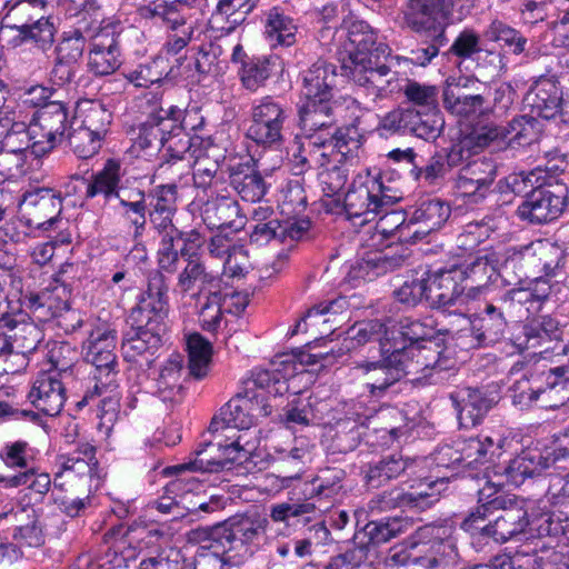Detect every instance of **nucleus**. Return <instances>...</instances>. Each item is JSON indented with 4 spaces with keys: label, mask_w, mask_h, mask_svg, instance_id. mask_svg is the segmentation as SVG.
<instances>
[{
    "label": "nucleus",
    "mask_w": 569,
    "mask_h": 569,
    "mask_svg": "<svg viewBox=\"0 0 569 569\" xmlns=\"http://www.w3.org/2000/svg\"><path fill=\"white\" fill-rule=\"evenodd\" d=\"M336 67L325 60L316 61L301 72V94L306 102L331 101L336 86Z\"/></svg>",
    "instance_id": "obj_30"
},
{
    "label": "nucleus",
    "mask_w": 569,
    "mask_h": 569,
    "mask_svg": "<svg viewBox=\"0 0 569 569\" xmlns=\"http://www.w3.org/2000/svg\"><path fill=\"white\" fill-rule=\"evenodd\" d=\"M68 382L53 373H40L28 393L30 402L42 413L54 417L60 413L66 401Z\"/></svg>",
    "instance_id": "obj_31"
},
{
    "label": "nucleus",
    "mask_w": 569,
    "mask_h": 569,
    "mask_svg": "<svg viewBox=\"0 0 569 569\" xmlns=\"http://www.w3.org/2000/svg\"><path fill=\"white\" fill-rule=\"evenodd\" d=\"M443 330L438 328L437 321L432 317H426L422 319L403 318L398 323H391V341L401 342L405 345L412 343H426L436 341L438 335Z\"/></svg>",
    "instance_id": "obj_40"
},
{
    "label": "nucleus",
    "mask_w": 569,
    "mask_h": 569,
    "mask_svg": "<svg viewBox=\"0 0 569 569\" xmlns=\"http://www.w3.org/2000/svg\"><path fill=\"white\" fill-rule=\"evenodd\" d=\"M550 463V457L542 456L538 450H526L509 461L505 476L511 485L520 486L527 478L540 475Z\"/></svg>",
    "instance_id": "obj_47"
},
{
    "label": "nucleus",
    "mask_w": 569,
    "mask_h": 569,
    "mask_svg": "<svg viewBox=\"0 0 569 569\" xmlns=\"http://www.w3.org/2000/svg\"><path fill=\"white\" fill-rule=\"evenodd\" d=\"M20 212L29 227L39 230H60L64 222L60 218L62 199L50 188H34L23 193Z\"/></svg>",
    "instance_id": "obj_15"
},
{
    "label": "nucleus",
    "mask_w": 569,
    "mask_h": 569,
    "mask_svg": "<svg viewBox=\"0 0 569 569\" xmlns=\"http://www.w3.org/2000/svg\"><path fill=\"white\" fill-rule=\"evenodd\" d=\"M122 217L134 228L133 237L139 238L146 228V197L141 189H133L118 194Z\"/></svg>",
    "instance_id": "obj_59"
},
{
    "label": "nucleus",
    "mask_w": 569,
    "mask_h": 569,
    "mask_svg": "<svg viewBox=\"0 0 569 569\" xmlns=\"http://www.w3.org/2000/svg\"><path fill=\"white\" fill-rule=\"evenodd\" d=\"M182 357L172 355L160 368L154 379L153 393L164 403L174 406L184 397L182 386Z\"/></svg>",
    "instance_id": "obj_38"
},
{
    "label": "nucleus",
    "mask_w": 569,
    "mask_h": 569,
    "mask_svg": "<svg viewBox=\"0 0 569 569\" xmlns=\"http://www.w3.org/2000/svg\"><path fill=\"white\" fill-rule=\"evenodd\" d=\"M230 182L243 201L259 202L267 192L263 178L250 167L233 171L230 176Z\"/></svg>",
    "instance_id": "obj_56"
},
{
    "label": "nucleus",
    "mask_w": 569,
    "mask_h": 569,
    "mask_svg": "<svg viewBox=\"0 0 569 569\" xmlns=\"http://www.w3.org/2000/svg\"><path fill=\"white\" fill-rule=\"evenodd\" d=\"M445 126V120L438 108L418 110L412 107L409 132L426 141L437 139Z\"/></svg>",
    "instance_id": "obj_62"
},
{
    "label": "nucleus",
    "mask_w": 569,
    "mask_h": 569,
    "mask_svg": "<svg viewBox=\"0 0 569 569\" xmlns=\"http://www.w3.org/2000/svg\"><path fill=\"white\" fill-rule=\"evenodd\" d=\"M408 468V462L400 455H390L379 461L371 462L365 470V482L368 487L379 488L398 478Z\"/></svg>",
    "instance_id": "obj_54"
},
{
    "label": "nucleus",
    "mask_w": 569,
    "mask_h": 569,
    "mask_svg": "<svg viewBox=\"0 0 569 569\" xmlns=\"http://www.w3.org/2000/svg\"><path fill=\"white\" fill-rule=\"evenodd\" d=\"M391 351L392 349L380 361H365L352 368L356 376L365 378V383L373 397H381L390 386L405 377L400 365L391 361Z\"/></svg>",
    "instance_id": "obj_32"
},
{
    "label": "nucleus",
    "mask_w": 569,
    "mask_h": 569,
    "mask_svg": "<svg viewBox=\"0 0 569 569\" xmlns=\"http://www.w3.org/2000/svg\"><path fill=\"white\" fill-rule=\"evenodd\" d=\"M98 28V19H88L84 14L79 18L72 30L64 31L56 46V58L60 61L77 64L81 59L86 42L89 41L91 30Z\"/></svg>",
    "instance_id": "obj_39"
},
{
    "label": "nucleus",
    "mask_w": 569,
    "mask_h": 569,
    "mask_svg": "<svg viewBox=\"0 0 569 569\" xmlns=\"http://www.w3.org/2000/svg\"><path fill=\"white\" fill-rule=\"evenodd\" d=\"M345 476V471L340 468H325L318 472L310 483H305L302 493L309 501L313 497H335L342 489Z\"/></svg>",
    "instance_id": "obj_58"
},
{
    "label": "nucleus",
    "mask_w": 569,
    "mask_h": 569,
    "mask_svg": "<svg viewBox=\"0 0 569 569\" xmlns=\"http://www.w3.org/2000/svg\"><path fill=\"white\" fill-rule=\"evenodd\" d=\"M140 14L160 21L167 28L168 39L161 53L177 54L193 38L199 23L200 6L204 0H146Z\"/></svg>",
    "instance_id": "obj_5"
},
{
    "label": "nucleus",
    "mask_w": 569,
    "mask_h": 569,
    "mask_svg": "<svg viewBox=\"0 0 569 569\" xmlns=\"http://www.w3.org/2000/svg\"><path fill=\"white\" fill-rule=\"evenodd\" d=\"M13 30L17 31V34L11 41L12 46L19 47L32 42L38 49L47 51L54 42L58 26L56 19L48 16L32 24L14 26Z\"/></svg>",
    "instance_id": "obj_51"
},
{
    "label": "nucleus",
    "mask_w": 569,
    "mask_h": 569,
    "mask_svg": "<svg viewBox=\"0 0 569 569\" xmlns=\"http://www.w3.org/2000/svg\"><path fill=\"white\" fill-rule=\"evenodd\" d=\"M97 466L96 447L87 442L80 443L72 453L63 458L61 463L62 472L57 473L54 488L63 487V483L59 482V478L64 473L88 477L89 479L84 480L88 482L89 487H91L92 482H96V486H98L100 479H93L97 476Z\"/></svg>",
    "instance_id": "obj_44"
},
{
    "label": "nucleus",
    "mask_w": 569,
    "mask_h": 569,
    "mask_svg": "<svg viewBox=\"0 0 569 569\" xmlns=\"http://www.w3.org/2000/svg\"><path fill=\"white\" fill-rule=\"evenodd\" d=\"M527 100L540 117L553 119L559 116L561 121L569 122V87L562 90L556 79H539Z\"/></svg>",
    "instance_id": "obj_22"
},
{
    "label": "nucleus",
    "mask_w": 569,
    "mask_h": 569,
    "mask_svg": "<svg viewBox=\"0 0 569 569\" xmlns=\"http://www.w3.org/2000/svg\"><path fill=\"white\" fill-rule=\"evenodd\" d=\"M569 371L565 367L550 368L542 371L540 380H536V392L539 409L556 410L569 402Z\"/></svg>",
    "instance_id": "obj_33"
},
{
    "label": "nucleus",
    "mask_w": 569,
    "mask_h": 569,
    "mask_svg": "<svg viewBox=\"0 0 569 569\" xmlns=\"http://www.w3.org/2000/svg\"><path fill=\"white\" fill-rule=\"evenodd\" d=\"M181 110L176 106L152 109L132 143L138 154L152 156L166 146L167 133L180 132Z\"/></svg>",
    "instance_id": "obj_17"
},
{
    "label": "nucleus",
    "mask_w": 569,
    "mask_h": 569,
    "mask_svg": "<svg viewBox=\"0 0 569 569\" xmlns=\"http://www.w3.org/2000/svg\"><path fill=\"white\" fill-rule=\"evenodd\" d=\"M559 555L553 553L552 560L546 562L536 548L521 546L513 555L497 558L499 569H546L549 565L558 563Z\"/></svg>",
    "instance_id": "obj_64"
},
{
    "label": "nucleus",
    "mask_w": 569,
    "mask_h": 569,
    "mask_svg": "<svg viewBox=\"0 0 569 569\" xmlns=\"http://www.w3.org/2000/svg\"><path fill=\"white\" fill-rule=\"evenodd\" d=\"M298 30L296 21L281 9L274 7L266 13L264 34L272 48L297 43Z\"/></svg>",
    "instance_id": "obj_46"
},
{
    "label": "nucleus",
    "mask_w": 569,
    "mask_h": 569,
    "mask_svg": "<svg viewBox=\"0 0 569 569\" xmlns=\"http://www.w3.org/2000/svg\"><path fill=\"white\" fill-rule=\"evenodd\" d=\"M202 220L209 229H230L240 231L246 226V217L239 203L226 196L208 200L202 210Z\"/></svg>",
    "instance_id": "obj_36"
},
{
    "label": "nucleus",
    "mask_w": 569,
    "mask_h": 569,
    "mask_svg": "<svg viewBox=\"0 0 569 569\" xmlns=\"http://www.w3.org/2000/svg\"><path fill=\"white\" fill-rule=\"evenodd\" d=\"M328 137L312 134L297 143L290 158L293 174H302L309 169L321 168L332 162L358 158L361 136L356 127H343Z\"/></svg>",
    "instance_id": "obj_3"
},
{
    "label": "nucleus",
    "mask_w": 569,
    "mask_h": 569,
    "mask_svg": "<svg viewBox=\"0 0 569 569\" xmlns=\"http://www.w3.org/2000/svg\"><path fill=\"white\" fill-rule=\"evenodd\" d=\"M51 369L57 378L68 382L73 379V367L78 360V351L68 342H54L48 352Z\"/></svg>",
    "instance_id": "obj_63"
},
{
    "label": "nucleus",
    "mask_w": 569,
    "mask_h": 569,
    "mask_svg": "<svg viewBox=\"0 0 569 569\" xmlns=\"http://www.w3.org/2000/svg\"><path fill=\"white\" fill-rule=\"evenodd\" d=\"M300 124L306 132V137L319 134L328 137L339 129H333L332 101L326 102H305L300 108Z\"/></svg>",
    "instance_id": "obj_48"
},
{
    "label": "nucleus",
    "mask_w": 569,
    "mask_h": 569,
    "mask_svg": "<svg viewBox=\"0 0 569 569\" xmlns=\"http://www.w3.org/2000/svg\"><path fill=\"white\" fill-rule=\"evenodd\" d=\"M391 323V320L382 322L378 319L362 321L353 325L349 330V335L358 345L373 340L379 341L382 352L387 353L392 349Z\"/></svg>",
    "instance_id": "obj_57"
},
{
    "label": "nucleus",
    "mask_w": 569,
    "mask_h": 569,
    "mask_svg": "<svg viewBox=\"0 0 569 569\" xmlns=\"http://www.w3.org/2000/svg\"><path fill=\"white\" fill-rule=\"evenodd\" d=\"M386 207L376 222V234L383 238H395L401 242H413L411 227L409 226L408 213L399 210H389Z\"/></svg>",
    "instance_id": "obj_55"
},
{
    "label": "nucleus",
    "mask_w": 569,
    "mask_h": 569,
    "mask_svg": "<svg viewBox=\"0 0 569 569\" xmlns=\"http://www.w3.org/2000/svg\"><path fill=\"white\" fill-rule=\"evenodd\" d=\"M279 66L277 56L251 57L239 69L242 86L252 92L266 84L273 69Z\"/></svg>",
    "instance_id": "obj_52"
},
{
    "label": "nucleus",
    "mask_w": 569,
    "mask_h": 569,
    "mask_svg": "<svg viewBox=\"0 0 569 569\" xmlns=\"http://www.w3.org/2000/svg\"><path fill=\"white\" fill-rule=\"evenodd\" d=\"M240 390L253 401L263 403L288 392L289 386L279 371L257 367L242 378Z\"/></svg>",
    "instance_id": "obj_28"
},
{
    "label": "nucleus",
    "mask_w": 569,
    "mask_h": 569,
    "mask_svg": "<svg viewBox=\"0 0 569 569\" xmlns=\"http://www.w3.org/2000/svg\"><path fill=\"white\" fill-rule=\"evenodd\" d=\"M557 167L537 166L522 173V181L532 187L527 199L518 208L519 217L533 223H547L561 216L567 207V189L562 184H548Z\"/></svg>",
    "instance_id": "obj_6"
},
{
    "label": "nucleus",
    "mask_w": 569,
    "mask_h": 569,
    "mask_svg": "<svg viewBox=\"0 0 569 569\" xmlns=\"http://www.w3.org/2000/svg\"><path fill=\"white\" fill-rule=\"evenodd\" d=\"M407 213L415 243L445 224L450 217V207L438 198H431L419 201Z\"/></svg>",
    "instance_id": "obj_26"
},
{
    "label": "nucleus",
    "mask_w": 569,
    "mask_h": 569,
    "mask_svg": "<svg viewBox=\"0 0 569 569\" xmlns=\"http://www.w3.org/2000/svg\"><path fill=\"white\" fill-rule=\"evenodd\" d=\"M468 82L472 86L478 81H466L448 83L443 90V107L450 113L458 117H469L485 108L489 102L490 89L485 88L482 92H470Z\"/></svg>",
    "instance_id": "obj_34"
},
{
    "label": "nucleus",
    "mask_w": 569,
    "mask_h": 569,
    "mask_svg": "<svg viewBox=\"0 0 569 569\" xmlns=\"http://www.w3.org/2000/svg\"><path fill=\"white\" fill-rule=\"evenodd\" d=\"M224 303L226 296L222 295L221 290L196 298L198 321L203 330L212 333L218 332L223 321Z\"/></svg>",
    "instance_id": "obj_53"
},
{
    "label": "nucleus",
    "mask_w": 569,
    "mask_h": 569,
    "mask_svg": "<svg viewBox=\"0 0 569 569\" xmlns=\"http://www.w3.org/2000/svg\"><path fill=\"white\" fill-rule=\"evenodd\" d=\"M168 312L167 287L161 276H154L130 313L131 328L121 347L126 360L134 362L139 357H146V361H150L147 356L153 355L162 345Z\"/></svg>",
    "instance_id": "obj_2"
},
{
    "label": "nucleus",
    "mask_w": 569,
    "mask_h": 569,
    "mask_svg": "<svg viewBox=\"0 0 569 569\" xmlns=\"http://www.w3.org/2000/svg\"><path fill=\"white\" fill-rule=\"evenodd\" d=\"M452 476V473H445L421 479L410 486L408 491L398 488L385 491L369 501V509L380 512L395 508L417 512L425 511L440 500L441 492L446 489V485Z\"/></svg>",
    "instance_id": "obj_11"
},
{
    "label": "nucleus",
    "mask_w": 569,
    "mask_h": 569,
    "mask_svg": "<svg viewBox=\"0 0 569 569\" xmlns=\"http://www.w3.org/2000/svg\"><path fill=\"white\" fill-rule=\"evenodd\" d=\"M501 257L493 250H482L466 266H452L460 281L466 283L462 290L467 298L476 299L481 296L491 282L492 277L500 276Z\"/></svg>",
    "instance_id": "obj_20"
},
{
    "label": "nucleus",
    "mask_w": 569,
    "mask_h": 569,
    "mask_svg": "<svg viewBox=\"0 0 569 569\" xmlns=\"http://www.w3.org/2000/svg\"><path fill=\"white\" fill-rule=\"evenodd\" d=\"M452 530L446 526L426 525L408 537V546L416 549L415 566L423 569H445L457 561L458 550Z\"/></svg>",
    "instance_id": "obj_9"
},
{
    "label": "nucleus",
    "mask_w": 569,
    "mask_h": 569,
    "mask_svg": "<svg viewBox=\"0 0 569 569\" xmlns=\"http://www.w3.org/2000/svg\"><path fill=\"white\" fill-rule=\"evenodd\" d=\"M67 126L68 109L61 101H50L34 110L29 131L33 152L44 154L53 150L63 140Z\"/></svg>",
    "instance_id": "obj_14"
},
{
    "label": "nucleus",
    "mask_w": 569,
    "mask_h": 569,
    "mask_svg": "<svg viewBox=\"0 0 569 569\" xmlns=\"http://www.w3.org/2000/svg\"><path fill=\"white\" fill-rule=\"evenodd\" d=\"M500 488V482L491 480H487L483 487L479 488V506L462 521L461 528L463 530L472 532L475 527H479V522H485L490 516H493L495 509L505 506V503H510L513 497L499 493Z\"/></svg>",
    "instance_id": "obj_43"
},
{
    "label": "nucleus",
    "mask_w": 569,
    "mask_h": 569,
    "mask_svg": "<svg viewBox=\"0 0 569 569\" xmlns=\"http://www.w3.org/2000/svg\"><path fill=\"white\" fill-rule=\"evenodd\" d=\"M411 527V521L408 518H389L386 521L369 522L361 535H367L368 543L376 551V548L386 543L392 538L405 533Z\"/></svg>",
    "instance_id": "obj_61"
},
{
    "label": "nucleus",
    "mask_w": 569,
    "mask_h": 569,
    "mask_svg": "<svg viewBox=\"0 0 569 569\" xmlns=\"http://www.w3.org/2000/svg\"><path fill=\"white\" fill-rule=\"evenodd\" d=\"M341 30L346 33L345 49L349 53L352 67L376 59L378 48L388 46L378 41L376 31L363 20L348 17L343 19Z\"/></svg>",
    "instance_id": "obj_23"
},
{
    "label": "nucleus",
    "mask_w": 569,
    "mask_h": 569,
    "mask_svg": "<svg viewBox=\"0 0 569 569\" xmlns=\"http://www.w3.org/2000/svg\"><path fill=\"white\" fill-rule=\"evenodd\" d=\"M187 350L190 375L196 379L204 378L208 375L213 352L211 342L194 332L187 338Z\"/></svg>",
    "instance_id": "obj_60"
},
{
    "label": "nucleus",
    "mask_w": 569,
    "mask_h": 569,
    "mask_svg": "<svg viewBox=\"0 0 569 569\" xmlns=\"http://www.w3.org/2000/svg\"><path fill=\"white\" fill-rule=\"evenodd\" d=\"M118 26L98 19L89 39L88 69L96 76L112 74L121 66Z\"/></svg>",
    "instance_id": "obj_18"
},
{
    "label": "nucleus",
    "mask_w": 569,
    "mask_h": 569,
    "mask_svg": "<svg viewBox=\"0 0 569 569\" xmlns=\"http://www.w3.org/2000/svg\"><path fill=\"white\" fill-rule=\"evenodd\" d=\"M289 118L290 109L279 99L271 96L257 99L250 109L247 137L258 146L279 149L284 141Z\"/></svg>",
    "instance_id": "obj_10"
},
{
    "label": "nucleus",
    "mask_w": 569,
    "mask_h": 569,
    "mask_svg": "<svg viewBox=\"0 0 569 569\" xmlns=\"http://www.w3.org/2000/svg\"><path fill=\"white\" fill-rule=\"evenodd\" d=\"M122 176L121 162L108 159L103 168L94 173L91 181L87 183L86 197L94 198L98 194H103L107 199L111 197L118 199V194L127 191L119 186Z\"/></svg>",
    "instance_id": "obj_49"
},
{
    "label": "nucleus",
    "mask_w": 569,
    "mask_h": 569,
    "mask_svg": "<svg viewBox=\"0 0 569 569\" xmlns=\"http://www.w3.org/2000/svg\"><path fill=\"white\" fill-rule=\"evenodd\" d=\"M389 46L378 48L377 58L351 68L353 81L363 88L366 96L372 101L392 98L402 92L405 76L395 70L401 57L390 56Z\"/></svg>",
    "instance_id": "obj_8"
},
{
    "label": "nucleus",
    "mask_w": 569,
    "mask_h": 569,
    "mask_svg": "<svg viewBox=\"0 0 569 569\" xmlns=\"http://www.w3.org/2000/svg\"><path fill=\"white\" fill-rule=\"evenodd\" d=\"M470 323V343L471 348L487 347L496 343L503 336L507 321L503 313L492 303H487L483 312L473 319H468Z\"/></svg>",
    "instance_id": "obj_35"
},
{
    "label": "nucleus",
    "mask_w": 569,
    "mask_h": 569,
    "mask_svg": "<svg viewBox=\"0 0 569 569\" xmlns=\"http://www.w3.org/2000/svg\"><path fill=\"white\" fill-rule=\"evenodd\" d=\"M427 301L430 306L438 309H447L463 300L462 286L460 287L458 276L453 272V267L449 269H439L437 271H426Z\"/></svg>",
    "instance_id": "obj_29"
},
{
    "label": "nucleus",
    "mask_w": 569,
    "mask_h": 569,
    "mask_svg": "<svg viewBox=\"0 0 569 569\" xmlns=\"http://www.w3.org/2000/svg\"><path fill=\"white\" fill-rule=\"evenodd\" d=\"M391 347V361L400 365L403 376L428 378L433 372L449 370L455 365L451 358L445 356V347L439 340L412 345L395 342Z\"/></svg>",
    "instance_id": "obj_12"
},
{
    "label": "nucleus",
    "mask_w": 569,
    "mask_h": 569,
    "mask_svg": "<svg viewBox=\"0 0 569 569\" xmlns=\"http://www.w3.org/2000/svg\"><path fill=\"white\" fill-rule=\"evenodd\" d=\"M398 260L381 250H369L351 266L349 278L352 280L371 281L377 277L398 267Z\"/></svg>",
    "instance_id": "obj_50"
},
{
    "label": "nucleus",
    "mask_w": 569,
    "mask_h": 569,
    "mask_svg": "<svg viewBox=\"0 0 569 569\" xmlns=\"http://www.w3.org/2000/svg\"><path fill=\"white\" fill-rule=\"evenodd\" d=\"M561 336L562 329L556 319L550 316H539L522 326L521 336L515 338V343L520 350H525L558 341Z\"/></svg>",
    "instance_id": "obj_41"
},
{
    "label": "nucleus",
    "mask_w": 569,
    "mask_h": 569,
    "mask_svg": "<svg viewBox=\"0 0 569 569\" xmlns=\"http://www.w3.org/2000/svg\"><path fill=\"white\" fill-rule=\"evenodd\" d=\"M505 136V129L493 124L475 128L471 132L462 136L451 144L447 153L448 166L459 167L465 162H471L470 159L473 156L480 153L491 142Z\"/></svg>",
    "instance_id": "obj_27"
},
{
    "label": "nucleus",
    "mask_w": 569,
    "mask_h": 569,
    "mask_svg": "<svg viewBox=\"0 0 569 569\" xmlns=\"http://www.w3.org/2000/svg\"><path fill=\"white\" fill-rule=\"evenodd\" d=\"M272 411L270 402H257L252 398L244 395L239 389L237 395L230 399L220 410L218 416H214L209 426V432L212 435L223 433L230 442L209 443L210 447H218L222 450L223 459L216 458H198L193 462L183 465L180 468L193 471H219L223 469L227 463L240 460L249 453L241 445V436L236 437V430H247L257 423L259 418L268 417Z\"/></svg>",
    "instance_id": "obj_1"
},
{
    "label": "nucleus",
    "mask_w": 569,
    "mask_h": 569,
    "mask_svg": "<svg viewBox=\"0 0 569 569\" xmlns=\"http://www.w3.org/2000/svg\"><path fill=\"white\" fill-rule=\"evenodd\" d=\"M117 332L109 327L94 328L83 345L84 360L94 367V388L99 383L109 388L113 386L118 375L116 355Z\"/></svg>",
    "instance_id": "obj_13"
},
{
    "label": "nucleus",
    "mask_w": 569,
    "mask_h": 569,
    "mask_svg": "<svg viewBox=\"0 0 569 569\" xmlns=\"http://www.w3.org/2000/svg\"><path fill=\"white\" fill-rule=\"evenodd\" d=\"M177 287L182 293L197 290L192 293L196 299L220 290L221 279L218 273L207 269L201 258H192L178 274Z\"/></svg>",
    "instance_id": "obj_37"
},
{
    "label": "nucleus",
    "mask_w": 569,
    "mask_h": 569,
    "mask_svg": "<svg viewBox=\"0 0 569 569\" xmlns=\"http://www.w3.org/2000/svg\"><path fill=\"white\" fill-rule=\"evenodd\" d=\"M500 257V277L511 286L539 273L551 277L560 264L561 252L555 244L538 240L527 246L507 248Z\"/></svg>",
    "instance_id": "obj_7"
},
{
    "label": "nucleus",
    "mask_w": 569,
    "mask_h": 569,
    "mask_svg": "<svg viewBox=\"0 0 569 569\" xmlns=\"http://www.w3.org/2000/svg\"><path fill=\"white\" fill-rule=\"evenodd\" d=\"M459 425L470 428L479 425L493 406V400L487 393L472 387H459L449 393Z\"/></svg>",
    "instance_id": "obj_24"
},
{
    "label": "nucleus",
    "mask_w": 569,
    "mask_h": 569,
    "mask_svg": "<svg viewBox=\"0 0 569 569\" xmlns=\"http://www.w3.org/2000/svg\"><path fill=\"white\" fill-rule=\"evenodd\" d=\"M499 515L488 523L479 522V527H475L471 533L479 532L482 536L492 538L496 542H506L509 539L525 533L529 523L528 512L522 501L516 498L510 503H505L495 509Z\"/></svg>",
    "instance_id": "obj_21"
},
{
    "label": "nucleus",
    "mask_w": 569,
    "mask_h": 569,
    "mask_svg": "<svg viewBox=\"0 0 569 569\" xmlns=\"http://www.w3.org/2000/svg\"><path fill=\"white\" fill-rule=\"evenodd\" d=\"M149 203V220L159 237L178 236L173 224L177 212V184L157 186L151 193Z\"/></svg>",
    "instance_id": "obj_25"
},
{
    "label": "nucleus",
    "mask_w": 569,
    "mask_h": 569,
    "mask_svg": "<svg viewBox=\"0 0 569 569\" xmlns=\"http://www.w3.org/2000/svg\"><path fill=\"white\" fill-rule=\"evenodd\" d=\"M401 199L400 191L386 183L380 171L357 173L345 196L343 208L348 220L366 224Z\"/></svg>",
    "instance_id": "obj_4"
},
{
    "label": "nucleus",
    "mask_w": 569,
    "mask_h": 569,
    "mask_svg": "<svg viewBox=\"0 0 569 569\" xmlns=\"http://www.w3.org/2000/svg\"><path fill=\"white\" fill-rule=\"evenodd\" d=\"M0 333V356L34 352L44 339L42 329L23 311L11 312Z\"/></svg>",
    "instance_id": "obj_19"
},
{
    "label": "nucleus",
    "mask_w": 569,
    "mask_h": 569,
    "mask_svg": "<svg viewBox=\"0 0 569 569\" xmlns=\"http://www.w3.org/2000/svg\"><path fill=\"white\" fill-rule=\"evenodd\" d=\"M29 107H21V100L11 109L6 107L0 111V142L4 147H12L14 138L21 136V143H29L30 126L33 120V111H28Z\"/></svg>",
    "instance_id": "obj_42"
},
{
    "label": "nucleus",
    "mask_w": 569,
    "mask_h": 569,
    "mask_svg": "<svg viewBox=\"0 0 569 569\" xmlns=\"http://www.w3.org/2000/svg\"><path fill=\"white\" fill-rule=\"evenodd\" d=\"M269 520L259 515L230 519L212 528L213 537L230 551L253 552L264 540Z\"/></svg>",
    "instance_id": "obj_16"
},
{
    "label": "nucleus",
    "mask_w": 569,
    "mask_h": 569,
    "mask_svg": "<svg viewBox=\"0 0 569 569\" xmlns=\"http://www.w3.org/2000/svg\"><path fill=\"white\" fill-rule=\"evenodd\" d=\"M506 439L500 435L493 436H478L469 439L458 441L456 443L459 453L462 456V463L466 467H472L477 463H483L491 459L493 456H499Z\"/></svg>",
    "instance_id": "obj_45"
}]
</instances>
